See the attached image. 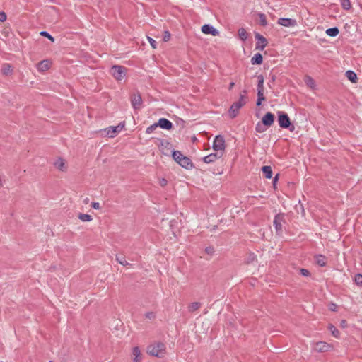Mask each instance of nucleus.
I'll use <instances>...</instances> for the list:
<instances>
[{
  "label": "nucleus",
  "mask_w": 362,
  "mask_h": 362,
  "mask_svg": "<svg viewBox=\"0 0 362 362\" xmlns=\"http://www.w3.org/2000/svg\"><path fill=\"white\" fill-rule=\"evenodd\" d=\"M277 23L284 27H294L297 25V21L294 18H279Z\"/></svg>",
  "instance_id": "nucleus-10"
},
{
  "label": "nucleus",
  "mask_w": 362,
  "mask_h": 362,
  "mask_svg": "<svg viewBox=\"0 0 362 362\" xmlns=\"http://www.w3.org/2000/svg\"><path fill=\"white\" fill-rule=\"evenodd\" d=\"M340 325L342 327H346V321L345 320H342L341 322H340Z\"/></svg>",
  "instance_id": "nucleus-53"
},
{
  "label": "nucleus",
  "mask_w": 362,
  "mask_h": 362,
  "mask_svg": "<svg viewBox=\"0 0 362 362\" xmlns=\"http://www.w3.org/2000/svg\"><path fill=\"white\" fill-rule=\"evenodd\" d=\"M255 39L257 41L255 49L262 51L268 44L267 40L259 33L255 34Z\"/></svg>",
  "instance_id": "nucleus-9"
},
{
  "label": "nucleus",
  "mask_w": 362,
  "mask_h": 362,
  "mask_svg": "<svg viewBox=\"0 0 362 362\" xmlns=\"http://www.w3.org/2000/svg\"><path fill=\"white\" fill-rule=\"evenodd\" d=\"M325 33L328 36L334 37H336L337 35H338V34L339 33V30L338 27L334 26V27L327 28L325 30Z\"/></svg>",
  "instance_id": "nucleus-22"
},
{
  "label": "nucleus",
  "mask_w": 362,
  "mask_h": 362,
  "mask_svg": "<svg viewBox=\"0 0 362 362\" xmlns=\"http://www.w3.org/2000/svg\"><path fill=\"white\" fill-rule=\"evenodd\" d=\"M157 127H158V124H157V122H156L146 128V133L147 134H150L153 133Z\"/></svg>",
  "instance_id": "nucleus-39"
},
{
  "label": "nucleus",
  "mask_w": 362,
  "mask_h": 362,
  "mask_svg": "<svg viewBox=\"0 0 362 362\" xmlns=\"http://www.w3.org/2000/svg\"><path fill=\"white\" fill-rule=\"evenodd\" d=\"M278 179H279V174H276L272 180V184H273L274 187H276Z\"/></svg>",
  "instance_id": "nucleus-52"
},
{
  "label": "nucleus",
  "mask_w": 362,
  "mask_h": 362,
  "mask_svg": "<svg viewBox=\"0 0 362 362\" xmlns=\"http://www.w3.org/2000/svg\"><path fill=\"white\" fill-rule=\"evenodd\" d=\"M182 168L187 170H191L194 168V165L191 159L187 156H183L180 163L179 164Z\"/></svg>",
  "instance_id": "nucleus-16"
},
{
  "label": "nucleus",
  "mask_w": 362,
  "mask_h": 362,
  "mask_svg": "<svg viewBox=\"0 0 362 362\" xmlns=\"http://www.w3.org/2000/svg\"><path fill=\"white\" fill-rule=\"evenodd\" d=\"M50 61L48 59L42 60L37 64V70L40 72H44L50 68Z\"/></svg>",
  "instance_id": "nucleus-17"
},
{
  "label": "nucleus",
  "mask_w": 362,
  "mask_h": 362,
  "mask_svg": "<svg viewBox=\"0 0 362 362\" xmlns=\"http://www.w3.org/2000/svg\"><path fill=\"white\" fill-rule=\"evenodd\" d=\"M340 4H341V7L344 10L348 11V10H349L351 8L350 0H341L340 1Z\"/></svg>",
  "instance_id": "nucleus-33"
},
{
  "label": "nucleus",
  "mask_w": 362,
  "mask_h": 362,
  "mask_svg": "<svg viewBox=\"0 0 362 362\" xmlns=\"http://www.w3.org/2000/svg\"><path fill=\"white\" fill-rule=\"evenodd\" d=\"M278 124L282 129H286L290 132H293L296 129L295 125L291 122L288 114L283 111L277 112Z\"/></svg>",
  "instance_id": "nucleus-3"
},
{
  "label": "nucleus",
  "mask_w": 362,
  "mask_h": 362,
  "mask_svg": "<svg viewBox=\"0 0 362 362\" xmlns=\"http://www.w3.org/2000/svg\"><path fill=\"white\" fill-rule=\"evenodd\" d=\"M13 72V67L10 64H4L2 68V74L8 75Z\"/></svg>",
  "instance_id": "nucleus-29"
},
{
  "label": "nucleus",
  "mask_w": 362,
  "mask_h": 362,
  "mask_svg": "<svg viewBox=\"0 0 362 362\" xmlns=\"http://www.w3.org/2000/svg\"><path fill=\"white\" fill-rule=\"evenodd\" d=\"M263 175L267 179H271L272 177V169L269 165H264L262 168Z\"/></svg>",
  "instance_id": "nucleus-21"
},
{
  "label": "nucleus",
  "mask_w": 362,
  "mask_h": 362,
  "mask_svg": "<svg viewBox=\"0 0 362 362\" xmlns=\"http://www.w3.org/2000/svg\"><path fill=\"white\" fill-rule=\"evenodd\" d=\"M116 260L117 262L123 266L129 265L128 262L126 260L125 257L123 256H116Z\"/></svg>",
  "instance_id": "nucleus-36"
},
{
  "label": "nucleus",
  "mask_w": 362,
  "mask_h": 362,
  "mask_svg": "<svg viewBox=\"0 0 362 362\" xmlns=\"http://www.w3.org/2000/svg\"><path fill=\"white\" fill-rule=\"evenodd\" d=\"M40 35L42 37H45L47 39H49L52 42H54V37L50 35L47 31L42 30L40 33Z\"/></svg>",
  "instance_id": "nucleus-35"
},
{
  "label": "nucleus",
  "mask_w": 362,
  "mask_h": 362,
  "mask_svg": "<svg viewBox=\"0 0 362 362\" xmlns=\"http://www.w3.org/2000/svg\"><path fill=\"white\" fill-rule=\"evenodd\" d=\"M124 127V122H121L117 126H110L105 129L106 131V134L110 138L115 137Z\"/></svg>",
  "instance_id": "nucleus-7"
},
{
  "label": "nucleus",
  "mask_w": 362,
  "mask_h": 362,
  "mask_svg": "<svg viewBox=\"0 0 362 362\" xmlns=\"http://www.w3.org/2000/svg\"><path fill=\"white\" fill-rule=\"evenodd\" d=\"M259 18V24L262 26H266L267 25V21L265 14L260 13L258 14Z\"/></svg>",
  "instance_id": "nucleus-34"
},
{
  "label": "nucleus",
  "mask_w": 362,
  "mask_h": 362,
  "mask_svg": "<svg viewBox=\"0 0 362 362\" xmlns=\"http://www.w3.org/2000/svg\"><path fill=\"white\" fill-rule=\"evenodd\" d=\"M201 306V303H199V302H194V303H192L191 304H189V307H188V309H189V311L192 313V312H194L195 310H198Z\"/></svg>",
  "instance_id": "nucleus-31"
},
{
  "label": "nucleus",
  "mask_w": 362,
  "mask_h": 362,
  "mask_svg": "<svg viewBox=\"0 0 362 362\" xmlns=\"http://www.w3.org/2000/svg\"><path fill=\"white\" fill-rule=\"evenodd\" d=\"M141 359V356L140 357L135 356L133 359V362H140Z\"/></svg>",
  "instance_id": "nucleus-54"
},
{
  "label": "nucleus",
  "mask_w": 362,
  "mask_h": 362,
  "mask_svg": "<svg viewBox=\"0 0 362 362\" xmlns=\"http://www.w3.org/2000/svg\"><path fill=\"white\" fill-rule=\"evenodd\" d=\"M158 127L165 130H170L173 127V123L168 119L162 117L157 122Z\"/></svg>",
  "instance_id": "nucleus-14"
},
{
  "label": "nucleus",
  "mask_w": 362,
  "mask_h": 362,
  "mask_svg": "<svg viewBox=\"0 0 362 362\" xmlns=\"http://www.w3.org/2000/svg\"><path fill=\"white\" fill-rule=\"evenodd\" d=\"M91 207L94 209H100V204L98 202H92L91 203Z\"/></svg>",
  "instance_id": "nucleus-50"
},
{
  "label": "nucleus",
  "mask_w": 362,
  "mask_h": 362,
  "mask_svg": "<svg viewBox=\"0 0 362 362\" xmlns=\"http://www.w3.org/2000/svg\"><path fill=\"white\" fill-rule=\"evenodd\" d=\"M78 218L83 222H88L92 220V216L89 214H80L78 216Z\"/></svg>",
  "instance_id": "nucleus-32"
},
{
  "label": "nucleus",
  "mask_w": 362,
  "mask_h": 362,
  "mask_svg": "<svg viewBox=\"0 0 362 362\" xmlns=\"http://www.w3.org/2000/svg\"><path fill=\"white\" fill-rule=\"evenodd\" d=\"M6 20V14L4 11L0 12V22H4Z\"/></svg>",
  "instance_id": "nucleus-49"
},
{
  "label": "nucleus",
  "mask_w": 362,
  "mask_h": 362,
  "mask_svg": "<svg viewBox=\"0 0 362 362\" xmlns=\"http://www.w3.org/2000/svg\"><path fill=\"white\" fill-rule=\"evenodd\" d=\"M299 274L305 277H309L310 276V272L307 269H300L299 270Z\"/></svg>",
  "instance_id": "nucleus-41"
},
{
  "label": "nucleus",
  "mask_w": 362,
  "mask_h": 362,
  "mask_svg": "<svg viewBox=\"0 0 362 362\" xmlns=\"http://www.w3.org/2000/svg\"><path fill=\"white\" fill-rule=\"evenodd\" d=\"M170 33L168 30H165L163 35V40L164 42H168L170 40Z\"/></svg>",
  "instance_id": "nucleus-43"
},
{
  "label": "nucleus",
  "mask_w": 362,
  "mask_h": 362,
  "mask_svg": "<svg viewBox=\"0 0 362 362\" xmlns=\"http://www.w3.org/2000/svg\"><path fill=\"white\" fill-rule=\"evenodd\" d=\"M166 351V347L164 343L158 341L151 344L147 346V353L155 357L161 358L163 357Z\"/></svg>",
  "instance_id": "nucleus-2"
},
{
  "label": "nucleus",
  "mask_w": 362,
  "mask_h": 362,
  "mask_svg": "<svg viewBox=\"0 0 362 362\" xmlns=\"http://www.w3.org/2000/svg\"><path fill=\"white\" fill-rule=\"evenodd\" d=\"M148 40L150 45H151V47L153 49H156V46H157V42L151 37H148Z\"/></svg>",
  "instance_id": "nucleus-45"
},
{
  "label": "nucleus",
  "mask_w": 362,
  "mask_h": 362,
  "mask_svg": "<svg viewBox=\"0 0 362 362\" xmlns=\"http://www.w3.org/2000/svg\"><path fill=\"white\" fill-rule=\"evenodd\" d=\"M266 98L264 96V92H257V99L256 101V105L260 106L262 102H264Z\"/></svg>",
  "instance_id": "nucleus-30"
},
{
  "label": "nucleus",
  "mask_w": 362,
  "mask_h": 362,
  "mask_svg": "<svg viewBox=\"0 0 362 362\" xmlns=\"http://www.w3.org/2000/svg\"><path fill=\"white\" fill-rule=\"evenodd\" d=\"M268 127L266 125H264V123L260 121L258 122L255 126V131L258 133H262L264 132Z\"/></svg>",
  "instance_id": "nucleus-27"
},
{
  "label": "nucleus",
  "mask_w": 362,
  "mask_h": 362,
  "mask_svg": "<svg viewBox=\"0 0 362 362\" xmlns=\"http://www.w3.org/2000/svg\"><path fill=\"white\" fill-rule=\"evenodd\" d=\"M201 30L204 34L211 35L214 37L218 36L220 34L218 30L211 24H204L202 26Z\"/></svg>",
  "instance_id": "nucleus-8"
},
{
  "label": "nucleus",
  "mask_w": 362,
  "mask_h": 362,
  "mask_svg": "<svg viewBox=\"0 0 362 362\" xmlns=\"http://www.w3.org/2000/svg\"><path fill=\"white\" fill-rule=\"evenodd\" d=\"M315 260L317 265L320 267H324L327 265V258L325 255L321 254H317L315 256Z\"/></svg>",
  "instance_id": "nucleus-18"
},
{
  "label": "nucleus",
  "mask_w": 362,
  "mask_h": 362,
  "mask_svg": "<svg viewBox=\"0 0 362 362\" xmlns=\"http://www.w3.org/2000/svg\"><path fill=\"white\" fill-rule=\"evenodd\" d=\"M183 156H185L178 150H173L172 151V157L177 164L180 163Z\"/></svg>",
  "instance_id": "nucleus-20"
},
{
  "label": "nucleus",
  "mask_w": 362,
  "mask_h": 362,
  "mask_svg": "<svg viewBox=\"0 0 362 362\" xmlns=\"http://www.w3.org/2000/svg\"><path fill=\"white\" fill-rule=\"evenodd\" d=\"M234 86H235V83H234V82H233V81H232V82H230V83H229V86H228V89H229V90H231V89L234 87Z\"/></svg>",
  "instance_id": "nucleus-55"
},
{
  "label": "nucleus",
  "mask_w": 362,
  "mask_h": 362,
  "mask_svg": "<svg viewBox=\"0 0 362 362\" xmlns=\"http://www.w3.org/2000/svg\"><path fill=\"white\" fill-rule=\"evenodd\" d=\"M328 329L329 330V332L332 333V336L334 337L335 338H339V336H340V332L336 328V327L334 325H333L332 324H329L328 325Z\"/></svg>",
  "instance_id": "nucleus-26"
},
{
  "label": "nucleus",
  "mask_w": 362,
  "mask_h": 362,
  "mask_svg": "<svg viewBox=\"0 0 362 362\" xmlns=\"http://www.w3.org/2000/svg\"><path fill=\"white\" fill-rule=\"evenodd\" d=\"M127 69L121 65H113L111 66L110 73L117 81H125Z\"/></svg>",
  "instance_id": "nucleus-4"
},
{
  "label": "nucleus",
  "mask_w": 362,
  "mask_h": 362,
  "mask_svg": "<svg viewBox=\"0 0 362 362\" xmlns=\"http://www.w3.org/2000/svg\"><path fill=\"white\" fill-rule=\"evenodd\" d=\"M305 83L308 86L311 87L312 88H315V81L311 77L308 76L305 80Z\"/></svg>",
  "instance_id": "nucleus-40"
},
{
  "label": "nucleus",
  "mask_w": 362,
  "mask_h": 362,
  "mask_svg": "<svg viewBox=\"0 0 362 362\" xmlns=\"http://www.w3.org/2000/svg\"><path fill=\"white\" fill-rule=\"evenodd\" d=\"M275 117L271 112H267L262 118L261 121L268 128L270 127L274 122Z\"/></svg>",
  "instance_id": "nucleus-12"
},
{
  "label": "nucleus",
  "mask_w": 362,
  "mask_h": 362,
  "mask_svg": "<svg viewBox=\"0 0 362 362\" xmlns=\"http://www.w3.org/2000/svg\"><path fill=\"white\" fill-rule=\"evenodd\" d=\"M167 183H168V181H167V180H166V179H165V178H161V179H160V180H159V184H160V185L161 187H165V186L167 185Z\"/></svg>",
  "instance_id": "nucleus-51"
},
{
  "label": "nucleus",
  "mask_w": 362,
  "mask_h": 362,
  "mask_svg": "<svg viewBox=\"0 0 362 362\" xmlns=\"http://www.w3.org/2000/svg\"><path fill=\"white\" fill-rule=\"evenodd\" d=\"M256 260H257L256 255L255 253H253V252H250L249 254L248 257H247L246 262L247 264H249V263H252V262H255Z\"/></svg>",
  "instance_id": "nucleus-37"
},
{
  "label": "nucleus",
  "mask_w": 362,
  "mask_h": 362,
  "mask_svg": "<svg viewBox=\"0 0 362 362\" xmlns=\"http://www.w3.org/2000/svg\"><path fill=\"white\" fill-rule=\"evenodd\" d=\"M247 90H243L241 93L240 94V97L238 101L233 103L229 110L228 114L229 116L233 119L237 117V115L239 113V110L241 107H243L247 103Z\"/></svg>",
  "instance_id": "nucleus-1"
},
{
  "label": "nucleus",
  "mask_w": 362,
  "mask_h": 362,
  "mask_svg": "<svg viewBox=\"0 0 362 362\" xmlns=\"http://www.w3.org/2000/svg\"><path fill=\"white\" fill-rule=\"evenodd\" d=\"M264 78L263 75L260 74L257 76V92H264Z\"/></svg>",
  "instance_id": "nucleus-23"
},
{
  "label": "nucleus",
  "mask_w": 362,
  "mask_h": 362,
  "mask_svg": "<svg viewBox=\"0 0 362 362\" xmlns=\"http://www.w3.org/2000/svg\"><path fill=\"white\" fill-rule=\"evenodd\" d=\"M354 282L358 286H362V274H356L354 276Z\"/></svg>",
  "instance_id": "nucleus-38"
},
{
  "label": "nucleus",
  "mask_w": 362,
  "mask_h": 362,
  "mask_svg": "<svg viewBox=\"0 0 362 362\" xmlns=\"http://www.w3.org/2000/svg\"><path fill=\"white\" fill-rule=\"evenodd\" d=\"M337 304L334 303H330L329 304V309L331 310V311H337Z\"/></svg>",
  "instance_id": "nucleus-47"
},
{
  "label": "nucleus",
  "mask_w": 362,
  "mask_h": 362,
  "mask_svg": "<svg viewBox=\"0 0 362 362\" xmlns=\"http://www.w3.org/2000/svg\"><path fill=\"white\" fill-rule=\"evenodd\" d=\"M223 156V152L218 153H211L204 157H203L202 160L205 163H211L216 161L217 159L220 158Z\"/></svg>",
  "instance_id": "nucleus-13"
},
{
  "label": "nucleus",
  "mask_w": 362,
  "mask_h": 362,
  "mask_svg": "<svg viewBox=\"0 0 362 362\" xmlns=\"http://www.w3.org/2000/svg\"><path fill=\"white\" fill-rule=\"evenodd\" d=\"M332 346L325 341H318L315 344L314 350L317 353L327 352L329 351Z\"/></svg>",
  "instance_id": "nucleus-11"
},
{
  "label": "nucleus",
  "mask_w": 362,
  "mask_h": 362,
  "mask_svg": "<svg viewBox=\"0 0 362 362\" xmlns=\"http://www.w3.org/2000/svg\"><path fill=\"white\" fill-rule=\"evenodd\" d=\"M345 75L351 82L356 83L357 81V75L354 71L348 70L346 71Z\"/></svg>",
  "instance_id": "nucleus-24"
},
{
  "label": "nucleus",
  "mask_w": 362,
  "mask_h": 362,
  "mask_svg": "<svg viewBox=\"0 0 362 362\" xmlns=\"http://www.w3.org/2000/svg\"><path fill=\"white\" fill-rule=\"evenodd\" d=\"M205 252L209 255H213L214 252V248L213 247H207L205 249Z\"/></svg>",
  "instance_id": "nucleus-48"
},
{
  "label": "nucleus",
  "mask_w": 362,
  "mask_h": 362,
  "mask_svg": "<svg viewBox=\"0 0 362 362\" xmlns=\"http://www.w3.org/2000/svg\"><path fill=\"white\" fill-rule=\"evenodd\" d=\"M49 362H54L53 361H49Z\"/></svg>",
  "instance_id": "nucleus-56"
},
{
  "label": "nucleus",
  "mask_w": 362,
  "mask_h": 362,
  "mask_svg": "<svg viewBox=\"0 0 362 362\" xmlns=\"http://www.w3.org/2000/svg\"><path fill=\"white\" fill-rule=\"evenodd\" d=\"M145 317L148 319L152 320L156 317V314L153 312H146L145 313Z\"/></svg>",
  "instance_id": "nucleus-46"
},
{
  "label": "nucleus",
  "mask_w": 362,
  "mask_h": 362,
  "mask_svg": "<svg viewBox=\"0 0 362 362\" xmlns=\"http://www.w3.org/2000/svg\"><path fill=\"white\" fill-rule=\"evenodd\" d=\"M284 221V215L282 214H278L274 216L273 224L277 233H280L282 230L281 222Z\"/></svg>",
  "instance_id": "nucleus-15"
},
{
  "label": "nucleus",
  "mask_w": 362,
  "mask_h": 362,
  "mask_svg": "<svg viewBox=\"0 0 362 362\" xmlns=\"http://www.w3.org/2000/svg\"><path fill=\"white\" fill-rule=\"evenodd\" d=\"M130 101L134 110L139 109L142 104V98L141 93L138 90L134 92L130 97Z\"/></svg>",
  "instance_id": "nucleus-6"
},
{
  "label": "nucleus",
  "mask_w": 362,
  "mask_h": 362,
  "mask_svg": "<svg viewBox=\"0 0 362 362\" xmlns=\"http://www.w3.org/2000/svg\"><path fill=\"white\" fill-rule=\"evenodd\" d=\"M54 166L56 168L62 170V171H64V165H65V163H64V160L62 159V158H58L54 163Z\"/></svg>",
  "instance_id": "nucleus-28"
},
{
  "label": "nucleus",
  "mask_w": 362,
  "mask_h": 362,
  "mask_svg": "<svg viewBox=\"0 0 362 362\" xmlns=\"http://www.w3.org/2000/svg\"><path fill=\"white\" fill-rule=\"evenodd\" d=\"M270 81L268 82V86L269 88H272V84L274 83L276 80V76L274 74H272V73L269 74Z\"/></svg>",
  "instance_id": "nucleus-44"
},
{
  "label": "nucleus",
  "mask_w": 362,
  "mask_h": 362,
  "mask_svg": "<svg viewBox=\"0 0 362 362\" xmlns=\"http://www.w3.org/2000/svg\"><path fill=\"white\" fill-rule=\"evenodd\" d=\"M263 62V57L260 53H256L251 59V64L252 65H260Z\"/></svg>",
  "instance_id": "nucleus-19"
},
{
  "label": "nucleus",
  "mask_w": 362,
  "mask_h": 362,
  "mask_svg": "<svg viewBox=\"0 0 362 362\" xmlns=\"http://www.w3.org/2000/svg\"><path fill=\"white\" fill-rule=\"evenodd\" d=\"M132 354L133 355L136 357L141 356V351L138 346H134L132 349Z\"/></svg>",
  "instance_id": "nucleus-42"
},
{
  "label": "nucleus",
  "mask_w": 362,
  "mask_h": 362,
  "mask_svg": "<svg viewBox=\"0 0 362 362\" xmlns=\"http://www.w3.org/2000/svg\"><path fill=\"white\" fill-rule=\"evenodd\" d=\"M238 34L240 39L243 42H245L248 37V34H247V31L245 30V29L243 28H240L238 29Z\"/></svg>",
  "instance_id": "nucleus-25"
},
{
  "label": "nucleus",
  "mask_w": 362,
  "mask_h": 362,
  "mask_svg": "<svg viewBox=\"0 0 362 362\" xmlns=\"http://www.w3.org/2000/svg\"><path fill=\"white\" fill-rule=\"evenodd\" d=\"M225 148L226 143L224 137L222 135L216 136L213 141L212 148L217 152L218 151L223 152Z\"/></svg>",
  "instance_id": "nucleus-5"
}]
</instances>
